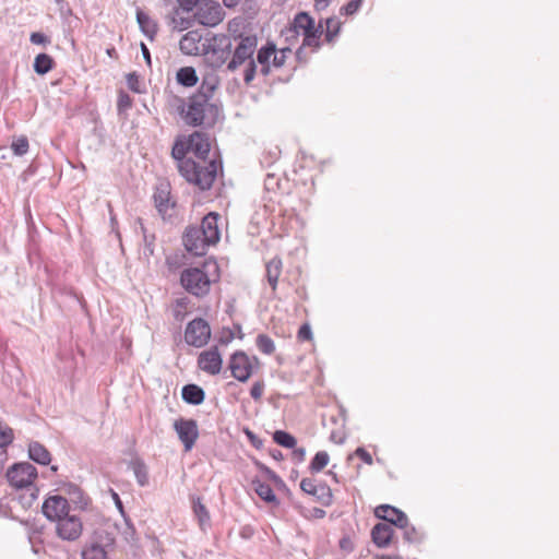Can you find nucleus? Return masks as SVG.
<instances>
[{"mask_svg":"<svg viewBox=\"0 0 559 559\" xmlns=\"http://www.w3.org/2000/svg\"><path fill=\"white\" fill-rule=\"evenodd\" d=\"M191 153L187 140H177L171 148V156L176 162L179 174L201 191L209 190L219 171L222 162L213 158L210 162H197L187 154Z\"/></svg>","mask_w":559,"mask_h":559,"instance_id":"nucleus-1","label":"nucleus"},{"mask_svg":"<svg viewBox=\"0 0 559 559\" xmlns=\"http://www.w3.org/2000/svg\"><path fill=\"white\" fill-rule=\"evenodd\" d=\"M175 100L182 121L188 126L212 128L221 118V106L204 95H192L187 103L181 98Z\"/></svg>","mask_w":559,"mask_h":559,"instance_id":"nucleus-2","label":"nucleus"},{"mask_svg":"<svg viewBox=\"0 0 559 559\" xmlns=\"http://www.w3.org/2000/svg\"><path fill=\"white\" fill-rule=\"evenodd\" d=\"M218 277V266L214 261H205L201 266L188 267L181 272L182 287L195 297H203L210 293L212 282Z\"/></svg>","mask_w":559,"mask_h":559,"instance_id":"nucleus-3","label":"nucleus"},{"mask_svg":"<svg viewBox=\"0 0 559 559\" xmlns=\"http://www.w3.org/2000/svg\"><path fill=\"white\" fill-rule=\"evenodd\" d=\"M227 36L230 40L237 41V46L233 53V58L228 61L226 70L235 71L239 66L245 63V16L238 15L231 19L227 25Z\"/></svg>","mask_w":559,"mask_h":559,"instance_id":"nucleus-4","label":"nucleus"},{"mask_svg":"<svg viewBox=\"0 0 559 559\" xmlns=\"http://www.w3.org/2000/svg\"><path fill=\"white\" fill-rule=\"evenodd\" d=\"M206 53L212 67L218 68L223 66L231 53V41L230 37L225 34L213 35L207 38L206 41Z\"/></svg>","mask_w":559,"mask_h":559,"instance_id":"nucleus-5","label":"nucleus"},{"mask_svg":"<svg viewBox=\"0 0 559 559\" xmlns=\"http://www.w3.org/2000/svg\"><path fill=\"white\" fill-rule=\"evenodd\" d=\"M36 477L37 469L28 462L15 463L7 472L9 484L16 489L33 485Z\"/></svg>","mask_w":559,"mask_h":559,"instance_id":"nucleus-6","label":"nucleus"},{"mask_svg":"<svg viewBox=\"0 0 559 559\" xmlns=\"http://www.w3.org/2000/svg\"><path fill=\"white\" fill-rule=\"evenodd\" d=\"M211 338V328L207 321L197 318L187 324L185 341L188 345L200 348L207 344Z\"/></svg>","mask_w":559,"mask_h":559,"instance_id":"nucleus-7","label":"nucleus"},{"mask_svg":"<svg viewBox=\"0 0 559 559\" xmlns=\"http://www.w3.org/2000/svg\"><path fill=\"white\" fill-rule=\"evenodd\" d=\"M194 17L200 24L214 27L223 21L224 11L219 3L205 1L197 8Z\"/></svg>","mask_w":559,"mask_h":559,"instance_id":"nucleus-8","label":"nucleus"},{"mask_svg":"<svg viewBox=\"0 0 559 559\" xmlns=\"http://www.w3.org/2000/svg\"><path fill=\"white\" fill-rule=\"evenodd\" d=\"M70 506L67 498L55 495L49 496L43 503V514L52 522H57L63 516L69 515Z\"/></svg>","mask_w":559,"mask_h":559,"instance_id":"nucleus-9","label":"nucleus"},{"mask_svg":"<svg viewBox=\"0 0 559 559\" xmlns=\"http://www.w3.org/2000/svg\"><path fill=\"white\" fill-rule=\"evenodd\" d=\"M300 489L314 498L317 502L324 507H329L332 503V491L331 488L324 483H316L312 478H302L300 481Z\"/></svg>","mask_w":559,"mask_h":559,"instance_id":"nucleus-10","label":"nucleus"},{"mask_svg":"<svg viewBox=\"0 0 559 559\" xmlns=\"http://www.w3.org/2000/svg\"><path fill=\"white\" fill-rule=\"evenodd\" d=\"M83 531L82 521L74 514H69L57 521V535L63 540H76Z\"/></svg>","mask_w":559,"mask_h":559,"instance_id":"nucleus-11","label":"nucleus"},{"mask_svg":"<svg viewBox=\"0 0 559 559\" xmlns=\"http://www.w3.org/2000/svg\"><path fill=\"white\" fill-rule=\"evenodd\" d=\"M209 37H203V35L194 29L188 32L179 41V48L182 53L189 56H199L206 53V41Z\"/></svg>","mask_w":559,"mask_h":559,"instance_id":"nucleus-12","label":"nucleus"},{"mask_svg":"<svg viewBox=\"0 0 559 559\" xmlns=\"http://www.w3.org/2000/svg\"><path fill=\"white\" fill-rule=\"evenodd\" d=\"M182 242L188 252L200 257L204 255L207 248L210 247L209 242L205 241L198 226H189L186 228Z\"/></svg>","mask_w":559,"mask_h":559,"instance_id":"nucleus-13","label":"nucleus"},{"mask_svg":"<svg viewBox=\"0 0 559 559\" xmlns=\"http://www.w3.org/2000/svg\"><path fill=\"white\" fill-rule=\"evenodd\" d=\"M174 429L176 430L179 440L183 443L185 450L190 451L199 437L197 421L193 419L180 418L175 421Z\"/></svg>","mask_w":559,"mask_h":559,"instance_id":"nucleus-14","label":"nucleus"},{"mask_svg":"<svg viewBox=\"0 0 559 559\" xmlns=\"http://www.w3.org/2000/svg\"><path fill=\"white\" fill-rule=\"evenodd\" d=\"M223 359L218 352L217 346H213L207 350H203L200 353L198 357V367L209 373V374H217L222 370Z\"/></svg>","mask_w":559,"mask_h":559,"instance_id":"nucleus-15","label":"nucleus"},{"mask_svg":"<svg viewBox=\"0 0 559 559\" xmlns=\"http://www.w3.org/2000/svg\"><path fill=\"white\" fill-rule=\"evenodd\" d=\"M155 207L164 219L170 218L175 212L176 202L170 195L167 186L162 185L156 189L153 195Z\"/></svg>","mask_w":559,"mask_h":559,"instance_id":"nucleus-16","label":"nucleus"},{"mask_svg":"<svg viewBox=\"0 0 559 559\" xmlns=\"http://www.w3.org/2000/svg\"><path fill=\"white\" fill-rule=\"evenodd\" d=\"M374 515L385 521L391 526L404 527L407 524V515L400 509L390 504H381L376 508Z\"/></svg>","mask_w":559,"mask_h":559,"instance_id":"nucleus-17","label":"nucleus"},{"mask_svg":"<svg viewBox=\"0 0 559 559\" xmlns=\"http://www.w3.org/2000/svg\"><path fill=\"white\" fill-rule=\"evenodd\" d=\"M190 152L193 153L199 160L207 162L206 157L211 150L210 136L206 133L195 131L187 139Z\"/></svg>","mask_w":559,"mask_h":559,"instance_id":"nucleus-18","label":"nucleus"},{"mask_svg":"<svg viewBox=\"0 0 559 559\" xmlns=\"http://www.w3.org/2000/svg\"><path fill=\"white\" fill-rule=\"evenodd\" d=\"M198 227L210 246L215 245L219 240L218 214L214 212L209 213L203 217L201 225Z\"/></svg>","mask_w":559,"mask_h":559,"instance_id":"nucleus-19","label":"nucleus"},{"mask_svg":"<svg viewBox=\"0 0 559 559\" xmlns=\"http://www.w3.org/2000/svg\"><path fill=\"white\" fill-rule=\"evenodd\" d=\"M219 76L214 69H209L202 74L201 85L194 95H204V98L213 99L214 92L218 87Z\"/></svg>","mask_w":559,"mask_h":559,"instance_id":"nucleus-20","label":"nucleus"},{"mask_svg":"<svg viewBox=\"0 0 559 559\" xmlns=\"http://www.w3.org/2000/svg\"><path fill=\"white\" fill-rule=\"evenodd\" d=\"M393 527L388 523H378L371 530L372 542L380 548H385L392 540Z\"/></svg>","mask_w":559,"mask_h":559,"instance_id":"nucleus-21","label":"nucleus"},{"mask_svg":"<svg viewBox=\"0 0 559 559\" xmlns=\"http://www.w3.org/2000/svg\"><path fill=\"white\" fill-rule=\"evenodd\" d=\"M136 22L141 32L150 39L153 40L157 34L158 25L157 23L151 19L150 15L144 13L142 10L138 9L136 11Z\"/></svg>","mask_w":559,"mask_h":559,"instance_id":"nucleus-22","label":"nucleus"},{"mask_svg":"<svg viewBox=\"0 0 559 559\" xmlns=\"http://www.w3.org/2000/svg\"><path fill=\"white\" fill-rule=\"evenodd\" d=\"M181 397L190 405H200L205 399V392L201 386L190 383L182 388Z\"/></svg>","mask_w":559,"mask_h":559,"instance_id":"nucleus-23","label":"nucleus"},{"mask_svg":"<svg viewBox=\"0 0 559 559\" xmlns=\"http://www.w3.org/2000/svg\"><path fill=\"white\" fill-rule=\"evenodd\" d=\"M28 456L32 461L40 465H48L51 461L49 451L37 441H33L28 444Z\"/></svg>","mask_w":559,"mask_h":559,"instance_id":"nucleus-24","label":"nucleus"},{"mask_svg":"<svg viewBox=\"0 0 559 559\" xmlns=\"http://www.w3.org/2000/svg\"><path fill=\"white\" fill-rule=\"evenodd\" d=\"M276 52V45L267 43L261 47L257 53V61L261 66V72L266 75L270 72V66L272 64L271 58Z\"/></svg>","mask_w":559,"mask_h":559,"instance_id":"nucleus-25","label":"nucleus"},{"mask_svg":"<svg viewBox=\"0 0 559 559\" xmlns=\"http://www.w3.org/2000/svg\"><path fill=\"white\" fill-rule=\"evenodd\" d=\"M245 352H236L229 360L228 368L231 376L240 382H245Z\"/></svg>","mask_w":559,"mask_h":559,"instance_id":"nucleus-26","label":"nucleus"},{"mask_svg":"<svg viewBox=\"0 0 559 559\" xmlns=\"http://www.w3.org/2000/svg\"><path fill=\"white\" fill-rule=\"evenodd\" d=\"M322 34V31L320 28H314L312 32H309L304 35L302 45L298 48L296 51V57L298 60H302V53L305 47H311L313 48V51H317L320 46V36Z\"/></svg>","mask_w":559,"mask_h":559,"instance_id":"nucleus-27","label":"nucleus"},{"mask_svg":"<svg viewBox=\"0 0 559 559\" xmlns=\"http://www.w3.org/2000/svg\"><path fill=\"white\" fill-rule=\"evenodd\" d=\"M129 467L133 471L139 486L145 487L148 485V469L143 460L139 457L131 460Z\"/></svg>","mask_w":559,"mask_h":559,"instance_id":"nucleus-28","label":"nucleus"},{"mask_svg":"<svg viewBox=\"0 0 559 559\" xmlns=\"http://www.w3.org/2000/svg\"><path fill=\"white\" fill-rule=\"evenodd\" d=\"M252 486L257 495L267 503H271L275 507L280 504L278 499L276 498L273 489L270 484L263 483L261 480H252Z\"/></svg>","mask_w":559,"mask_h":559,"instance_id":"nucleus-29","label":"nucleus"},{"mask_svg":"<svg viewBox=\"0 0 559 559\" xmlns=\"http://www.w3.org/2000/svg\"><path fill=\"white\" fill-rule=\"evenodd\" d=\"M192 509L197 518L200 528L205 532L211 526V518L207 509L202 503L200 498L192 500Z\"/></svg>","mask_w":559,"mask_h":559,"instance_id":"nucleus-30","label":"nucleus"},{"mask_svg":"<svg viewBox=\"0 0 559 559\" xmlns=\"http://www.w3.org/2000/svg\"><path fill=\"white\" fill-rule=\"evenodd\" d=\"M293 26L299 34H307L312 32L314 27V20L307 12H299L295 15L293 22L289 24Z\"/></svg>","mask_w":559,"mask_h":559,"instance_id":"nucleus-31","label":"nucleus"},{"mask_svg":"<svg viewBox=\"0 0 559 559\" xmlns=\"http://www.w3.org/2000/svg\"><path fill=\"white\" fill-rule=\"evenodd\" d=\"M176 80L185 87H192L198 83L199 76L193 67H182L177 71Z\"/></svg>","mask_w":559,"mask_h":559,"instance_id":"nucleus-32","label":"nucleus"},{"mask_svg":"<svg viewBox=\"0 0 559 559\" xmlns=\"http://www.w3.org/2000/svg\"><path fill=\"white\" fill-rule=\"evenodd\" d=\"M136 224H139L142 237H143V255L148 259L154 254L155 247V235L148 234L146 227L143 224L142 218L136 219Z\"/></svg>","mask_w":559,"mask_h":559,"instance_id":"nucleus-33","label":"nucleus"},{"mask_svg":"<svg viewBox=\"0 0 559 559\" xmlns=\"http://www.w3.org/2000/svg\"><path fill=\"white\" fill-rule=\"evenodd\" d=\"M265 267H266L267 282L271 285V287L273 288V290H275L278 277L282 272V260L278 258H273L272 260H270L266 263Z\"/></svg>","mask_w":559,"mask_h":559,"instance_id":"nucleus-34","label":"nucleus"},{"mask_svg":"<svg viewBox=\"0 0 559 559\" xmlns=\"http://www.w3.org/2000/svg\"><path fill=\"white\" fill-rule=\"evenodd\" d=\"M55 64L53 59L47 55V53H39L35 57L34 60V71L39 74L44 75L48 73L50 70H52Z\"/></svg>","mask_w":559,"mask_h":559,"instance_id":"nucleus-35","label":"nucleus"},{"mask_svg":"<svg viewBox=\"0 0 559 559\" xmlns=\"http://www.w3.org/2000/svg\"><path fill=\"white\" fill-rule=\"evenodd\" d=\"M23 492L19 495V502L24 509H28L33 506L38 497V488L33 484L25 488H22Z\"/></svg>","mask_w":559,"mask_h":559,"instance_id":"nucleus-36","label":"nucleus"},{"mask_svg":"<svg viewBox=\"0 0 559 559\" xmlns=\"http://www.w3.org/2000/svg\"><path fill=\"white\" fill-rule=\"evenodd\" d=\"M182 12L183 11L180 8L174 9V11L171 13V19H170V23H171L174 29L185 31L191 26V23H192L191 19L185 17L182 15Z\"/></svg>","mask_w":559,"mask_h":559,"instance_id":"nucleus-37","label":"nucleus"},{"mask_svg":"<svg viewBox=\"0 0 559 559\" xmlns=\"http://www.w3.org/2000/svg\"><path fill=\"white\" fill-rule=\"evenodd\" d=\"M273 440L281 447L294 449L296 445V438L287 431L276 430L273 433Z\"/></svg>","mask_w":559,"mask_h":559,"instance_id":"nucleus-38","label":"nucleus"},{"mask_svg":"<svg viewBox=\"0 0 559 559\" xmlns=\"http://www.w3.org/2000/svg\"><path fill=\"white\" fill-rule=\"evenodd\" d=\"M325 40L332 43L341 31L342 23L336 17H328L325 20Z\"/></svg>","mask_w":559,"mask_h":559,"instance_id":"nucleus-39","label":"nucleus"},{"mask_svg":"<svg viewBox=\"0 0 559 559\" xmlns=\"http://www.w3.org/2000/svg\"><path fill=\"white\" fill-rule=\"evenodd\" d=\"M83 559H107L105 548L98 544H92L82 551Z\"/></svg>","mask_w":559,"mask_h":559,"instance_id":"nucleus-40","label":"nucleus"},{"mask_svg":"<svg viewBox=\"0 0 559 559\" xmlns=\"http://www.w3.org/2000/svg\"><path fill=\"white\" fill-rule=\"evenodd\" d=\"M329 460H330V457H329L328 452L319 451L312 459V461L309 465V469L312 473H319L328 465Z\"/></svg>","mask_w":559,"mask_h":559,"instance_id":"nucleus-41","label":"nucleus"},{"mask_svg":"<svg viewBox=\"0 0 559 559\" xmlns=\"http://www.w3.org/2000/svg\"><path fill=\"white\" fill-rule=\"evenodd\" d=\"M255 344L259 350L263 354L271 355L275 350L273 340L265 334H259Z\"/></svg>","mask_w":559,"mask_h":559,"instance_id":"nucleus-42","label":"nucleus"},{"mask_svg":"<svg viewBox=\"0 0 559 559\" xmlns=\"http://www.w3.org/2000/svg\"><path fill=\"white\" fill-rule=\"evenodd\" d=\"M28 140L25 135H21L19 138H14L11 144V150L14 155L23 156L28 152Z\"/></svg>","mask_w":559,"mask_h":559,"instance_id":"nucleus-43","label":"nucleus"},{"mask_svg":"<svg viewBox=\"0 0 559 559\" xmlns=\"http://www.w3.org/2000/svg\"><path fill=\"white\" fill-rule=\"evenodd\" d=\"M14 440V432L11 427L0 420V448L5 449Z\"/></svg>","mask_w":559,"mask_h":559,"instance_id":"nucleus-44","label":"nucleus"},{"mask_svg":"<svg viewBox=\"0 0 559 559\" xmlns=\"http://www.w3.org/2000/svg\"><path fill=\"white\" fill-rule=\"evenodd\" d=\"M188 305H189V299L187 297H181V298L176 299L174 308H173V313H174V318L177 321H182L185 319Z\"/></svg>","mask_w":559,"mask_h":559,"instance_id":"nucleus-45","label":"nucleus"},{"mask_svg":"<svg viewBox=\"0 0 559 559\" xmlns=\"http://www.w3.org/2000/svg\"><path fill=\"white\" fill-rule=\"evenodd\" d=\"M292 53L290 46L283 47L281 49L276 48V52L272 56V66L275 68H281L287 58V55Z\"/></svg>","mask_w":559,"mask_h":559,"instance_id":"nucleus-46","label":"nucleus"},{"mask_svg":"<svg viewBox=\"0 0 559 559\" xmlns=\"http://www.w3.org/2000/svg\"><path fill=\"white\" fill-rule=\"evenodd\" d=\"M260 467L263 471L266 480L272 481L274 486L280 490L287 489L285 481L276 473L264 465H261Z\"/></svg>","mask_w":559,"mask_h":559,"instance_id":"nucleus-47","label":"nucleus"},{"mask_svg":"<svg viewBox=\"0 0 559 559\" xmlns=\"http://www.w3.org/2000/svg\"><path fill=\"white\" fill-rule=\"evenodd\" d=\"M364 0H349L344 7L341 8V13L345 15L355 14L361 7Z\"/></svg>","mask_w":559,"mask_h":559,"instance_id":"nucleus-48","label":"nucleus"},{"mask_svg":"<svg viewBox=\"0 0 559 559\" xmlns=\"http://www.w3.org/2000/svg\"><path fill=\"white\" fill-rule=\"evenodd\" d=\"M64 492L68 493L75 503L81 502L82 490L79 486L67 484L64 486Z\"/></svg>","mask_w":559,"mask_h":559,"instance_id":"nucleus-49","label":"nucleus"},{"mask_svg":"<svg viewBox=\"0 0 559 559\" xmlns=\"http://www.w3.org/2000/svg\"><path fill=\"white\" fill-rule=\"evenodd\" d=\"M282 37L285 38V40L287 43H289L290 45L294 44V41L297 40L298 36H299V33L290 25H288L287 27H285L282 33H281Z\"/></svg>","mask_w":559,"mask_h":559,"instance_id":"nucleus-50","label":"nucleus"},{"mask_svg":"<svg viewBox=\"0 0 559 559\" xmlns=\"http://www.w3.org/2000/svg\"><path fill=\"white\" fill-rule=\"evenodd\" d=\"M235 337L234 332L230 329L224 328L217 337V341L221 345L229 344Z\"/></svg>","mask_w":559,"mask_h":559,"instance_id":"nucleus-51","label":"nucleus"},{"mask_svg":"<svg viewBox=\"0 0 559 559\" xmlns=\"http://www.w3.org/2000/svg\"><path fill=\"white\" fill-rule=\"evenodd\" d=\"M264 382L263 381H257L252 384L250 389V395L253 400L258 401L261 399L263 392H264Z\"/></svg>","mask_w":559,"mask_h":559,"instance_id":"nucleus-52","label":"nucleus"},{"mask_svg":"<svg viewBox=\"0 0 559 559\" xmlns=\"http://www.w3.org/2000/svg\"><path fill=\"white\" fill-rule=\"evenodd\" d=\"M127 84H128V87L133 91V92H136V93H140L141 90H140V80H139V76L135 72H132V73H129L127 75Z\"/></svg>","mask_w":559,"mask_h":559,"instance_id":"nucleus-53","label":"nucleus"},{"mask_svg":"<svg viewBox=\"0 0 559 559\" xmlns=\"http://www.w3.org/2000/svg\"><path fill=\"white\" fill-rule=\"evenodd\" d=\"M264 187L267 191H275L280 187L278 179L274 174H267L264 179Z\"/></svg>","mask_w":559,"mask_h":559,"instance_id":"nucleus-54","label":"nucleus"},{"mask_svg":"<svg viewBox=\"0 0 559 559\" xmlns=\"http://www.w3.org/2000/svg\"><path fill=\"white\" fill-rule=\"evenodd\" d=\"M297 337L299 341H311L312 340V331L308 323H305L299 328Z\"/></svg>","mask_w":559,"mask_h":559,"instance_id":"nucleus-55","label":"nucleus"},{"mask_svg":"<svg viewBox=\"0 0 559 559\" xmlns=\"http://www.w3.org/2000/svg\"><path fill=\"white\" fill-rule=\"evenodd\" d=\"M29 40L34 45H46L50 43V39L45 34L39 32L32 33Z\"/></svg>","mask_w":559,"mask_h":559,"instance_id":"nucleus-56","label":"nucleus"},{"mask_svg":"<svg viewBox=\"0 0 559 559\" xmlns=\"http://www.w3.org/2000/svg\"><path fill=\"white\" fill-rule=\"evenodd\" d=\"M131 98L127 93L121 92L118 96V109L124 110L131 107Z\"/></svg>","mask_w":559,"mask_h":559,"instance_id":"nucleus-57","label":"nucleus"},{"mask_svg":"<svg viewBox=\"0 0 559 559\" xmlns=\"http://www.w3.org/2000/svg\"><path fill=\"white\" fill-rule=\"evenodd\" d=\"M401 528L404 531V538L407 542L413 543V542L417 540V532L414 526H409V524L407 523L406 526L401 527Z\"/></svg>","mask_w":559,"mask_h":559,"instance_id":"nucleus-58","label":"nucleus"},{"mask_svg":"<svg viewBox=\"0 0 559 559\" xmlns=\"http://www.w3.org/2000/svg\"><path fill=\"white\" fill-rule=\"evenodd\" d=\"M198 2L199 0H178L179 8L187 13H190L197 7Z\"/></svg>","mask_w":559,"mask_h":559,"instance_id":"nucleus-59","label":"nucleus"},{"mask_svg":"<svg viewBox=\"0 0 559 559\" xmlns=\"http://www.w3.org/2000/svg\"><path fill=\"white\" fill-rule=\"evenodd\" d=\"M259 11V4L255 0H247V19H252Z\"/></svg>","mask_w":559,"mask_h":559,"instance_id":"nucleus-60","label":"nucleus"},{"mask_svg":"<svg viewBox=\"0 0 559 559\" xmlns=\"http://www.w3.org/2000/svg\"><path fill=\"white\" fill-rule=\"evenodd\" d=\"M355 454L360 457L366 464L371 465L372 464V456L371 454L366 451L364 448H357L355 451Z\"/></svg>","mask_w":559,"mask_h":559,"instance_id":"nucleus-61","label":"nucleus"},{"mask_svg":"<svg viewBox=\"0 0 559 559\" xmlns=\"http://www.w3.org/2000/svg\"><path fill=\"white\" fill-rule=\"evenodd\" d=\"M247 439L257 449H261L263 447V441L260 438H258L253 432L248 430V429H247Z\"/></svg>","mask_w":559,"mask_h":559,"instance_id":"nucleus-62","label":"nucleus"},{"mask_svg":"<svg viewBox=\"0 0 559 559\" xmlns=\"http://www.w3.org/2000/svg\"><path fill=\"white\" fill-rule=\"evenodd\" d=\"M255 62L254 60L250 59L249 62H247V83H249L255 73Z\"/></svg>","mask_w":559,"mask_h":559,"instance_id":"nucleus-63","label":"nucleus"},{"mask_svg":"<svg viewBox=\"0 0 559 559\" xmlns=\"http://www.w3.org/2000/svg\"><path fill=\"white\" fill-rule=\"evenodd\" d=\"M306 450L304 448H294L293 449V457L297 463H300L305 460Z\"/></svg>","mask_w":559,"mask_h":559,"instance_id":"nucleus-64","label":"nucleus"}]
</instances>
